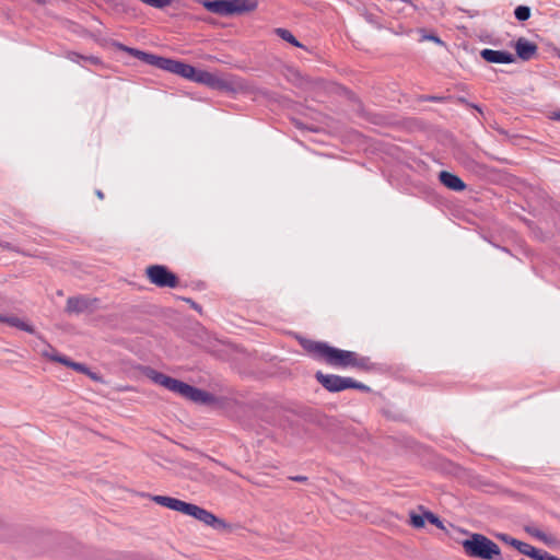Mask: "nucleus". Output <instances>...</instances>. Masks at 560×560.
I'll return each instance as SVG.
<instances>
[{
  "mask_svg": "<svg viewBox=\"0 0 560 560\" xmlns=\"http://www.w3.org/2000/svg\"><path fill=\"white\" fill-rule=\"evenodd\" d=\"M153 501L162 506L168 508L173 511L182 512L183 514L186 511L188 505L187 502L182 501L176 498L165 497V495H154Z\"/></svg>",
  "mask_w": 560,
  "mask_h": 560,
  "instance_id": "ddd939ff",
  "label": "nucleus"
},
{
  "mask_svg": "<svg viewBox=\"0 0 560 560\" xmlns=\"http://www.w3.org/2000/svg\"><path fill=\"white\" fill-rule=\"evenodd\" d=\"M44 355L49 359L51 355H60L55 349L51 348V352H44Z\"/></svg>",
  "mask_w": 560,
  "mask_h": 560,
  "instance_id": "c756f323",
  "label": "nucleus"
},
{
  "mask_svg": "<svg viewBox=\"0 0 560 560\" xmlns=\"http://www.w3.org/2000/svg\"><path fill=\"white\" fill-rule=\"evenodd\" d=\"M551 117H552V119H555V120H560V112H555V113H552V116H551Z\"/></svg>",
  "mask_w": 560,
  "mask_h": 560,
  "instance_id": "72a5a7b5",
  "label": "nucleus"
},
{
  "mask_svg": "<svg viewBox=\"0 0 560 560\" xmlns=\"http://www.w3.org/2000/svg\"><path fill=\"white\" fill-rule=\"evenodd\" d=\"M515 18L521 21H527L530 18V9L526 5H518L514 11Z\"/></svg>",
  "mask_w": 560,
  "mask_h": 560,
  "instance_id": "aec40b11",
  "label": "nucleus"
},
{
  "mask_svg": "<svg viewBox=\"0 0 560 560\" xmlns=\"http://www.w3.org/2000/svg\"><path fill=\"white\" fill-rule=\"evenodd\" d=\"M49 360L54 362H59L68 368H71L78 372H81L83 374L89 373V368L82 363L71 361L69 358L65 355H51L49 357Z\"/></svg>",
  "mask_w": 560,
  "mask_h": 560,
  "instance_id": "f3484780",
  "label": "nucleus"
},
{
  "mask_svg": "<svg viewBox=\"0 0 560 560\" xmlns=\"http://www.w3.org/2000/svg\"><path fill=\"white\" fill-rule=\"evenodd\" d=\"M195 82L226 93L236 92L242 88V84L231 75H218L217 73L200 69H198Z\"/></svg>",
  "mask_w": 560,
  "mask_h": 560,
  "instance_id": "423d86ee",
  "label": "nucleus"
},
{
  "mask_svg": "<svg viewBox=\"0 0 560 560\" xmlns=\"http://www.w3.org/2000/svg\"><path fill=\"white\" fill-rule=\"evenodd\" d=\"M441 183L451 190L462 191L466 188L465 183L455 174L442 171L439 175Z\"/></svg>",
  "mask_w": 560,
  "mask_h": 560,
  "instance_id": "4468645a",
  "label": "nucleus"
},
{
  "mask_svg": "<svg viewBox=\"0 0 560 560\" xmlns=\"http://www.w3.org/2000/svg\"><path fill=\"white\" fill-rule=\"evenodd\" d=\"M96 299L86 296H72L67 300L66 312L70 314H80L85 311H93L97 304Z\"/></svg>",
  "mask_w": 560,
  "mask_h": 560,
  "instance_id": "1a4fd4ad",
  "label": "nucleus"
},
{
  "mask_svg": "<svg viewBox=\"0 0 560 560\" xmlns=\"http://www.w3.org/2000/svg\"><path fill=\"white\" fill-rule=\"evenodd\" d=\"M0 323H5L11 327H15L20 330L34 334L35 329L34 327L28 324L27 322L16 317V316H4L0 314Z\"/></svg>",
  "mask_w": 560,
  "mask_h": 560,
  "instance_id": "dca6fc26",
  "label": "nucleus"
},
{
  "mask_svg": "<svg viewBox=\"0 0 560 560\" xmlns=\"http://www.w3.org/2000/svg\"><path fill=\"white\" fill-rule=\"evenodd\" d=\"M536 560H560V558H557L545 550H540Z\"/></svg>",
  "mask_w": 560,
  "mask_h": 560,
  "instance_id": "b1692460",
  "label": "nucleus"
},
{
  "mask_svg": "<svg viewBox=\"0 0 560 560\" xmlns=\"http://www.w3.org/2000/svg\"><path fill=\"white\" fill-rule=\"evenodd\" d=\"M499 538H500L502 541H504V542H506V544H509V545H510V540H511L513 537H511L510 535H506V534H501V535H499Z\"/></svg>",
  "mask_w": 560,
  "mask_h": 560,
  "instance_id": "c85d7f7f",
  "label": "nucleus"
},
{
  "mask_svg": "<svg viewBox=\"0 0 560 560\" xmlns=\"http://www.w3.org/2000/svg\"><path fill=\"white\" fill-rule=\"evenodd\" d=\"M316 381L328 392L338 393L348 388L359 389L369 393L371 388L351 377H343L336 374H324L320 371L315 373Z\"/></svg>",
  "mask_w": 560,
  "mask_h": 560,
  "instance_id": "39448f33",
  "label": "nucleus"
},
{
  "mask_svg": "<svg viewBox=\"0 0 560 560\" xmlns=\"http://www.w3.org/2000/svg\"><path fill=\"white\" fill-rule=\"evenodd\" d=\"M425 516L417 514V513H410V524L416 528H421L424 526Z\"/></svg>",
  "mask_w": 560,
  "mask_h": 560,
  "instance_id": "412c9836",
  "label": "nucleus"
},
{
  "mask_svg": "<svg viewBox=\"0 0 560 560\" xmlns=\"http://www.w3.org/2000/svg\"><path fill=\"white\" fill-rule=\"evenodd\" d=\"M67 58L72 62L80 63V60H83L84 56L74 51H70L68 52Z\"/></svg>",
  "mask_w": 560,
  "mask_h": 560,
  "instance_id": "393cba45",
  "label": "nucleus"
},
{
  "mask_svg": "<svg viewBox=\"0 0 560 560\" xmlns=\"http://www.w3.org/2000/svg\"><path fill=\"white\" fill-rule=\"evenodd\" d=\"M465 553L472 558L492 560L500 556L499 546L481 534H474L463 541Z\"/></svg>",
  "mask_w": 560,
  "mask_h": 560,
  "instance_id": "20e7f679",
  "label": "nucleus"
},
{
  "mask_svg": "<svg viewBox=\"0 0 560 560\" xmlns=\"http://www.w3.org/2000/svg\"><path fill=\"white\" fill-rule=\"evenodd\" d=\"M303 349L315 360L336 369H357L371 371L374 364L369 357H362L354 351L342 350L329 346L327 342L304 339L301 342Z\"/></svg>",
  "mask_w": 560,
  "mask_h": 560,
  "instance_id": "f257e3e1",
  "label": "nucleus"
},
{
  "mask_svg": "<svg viewBox=\"0 0 560 560\" xmlns=\"http://www.w3.org/2000/svg\"><path fill=\"white\" fill-rule=\"evenodd\" d=\"M95 194H96V196H97V198H98V199H101V200H103V199H104V194H103V191H102V190L97 189V190L95 191Z\"/></svg>",
  "mask_w": 560,
  "mask_h": 560,
  "instance_id": "473e14b6",
  "label": "nucleus"
},
{
  "mask_svg": "<svg viewBox=\"0 0 560 560\" xmlns=\"http://www.w3.org/2000/svg\"><path fill=\"white\" fill-rule=\"evenodd\" d=\"M480 56L490 63H512L515 61L513 54L504 50L482 49Z\"/></svg>",
  "mask_w": 560,
  "mask_h": 560,
  "instance_id": "9d476101",
  "label": "nucleus"
},
{
  "mask_svg": "<svg viewBox=\"0 0 560 560\" xmlns=\"http://www.w3.org/2000/svg\"><path fill=\"white\" fill-rule=\"evenodd\" d=\"M520 541H521V540H518V539H516V538H512V539L510 540V545L516 549L517 542H520Z\"/></svg>",
  "mask_w": 560,
  "mask_h": 560,
  "instance_id": "2f4dec72",
  "label": "nucleus"
},
{
  "mask_svg": "<svg viewBox=\"0 0 560 560\" xmlns=\"http://www.w3.org/2000/svg\"><path fill=\"white\" fill-rule=\"evenodd\" d=\"M516 55L522 60H530L537 52V45L524 37H520L515 43Z\"/></svg>",
  "mask_w": 560,
  "mask_h": 560,
  "instance_id": "9b49d317",
  "label": "nucleus"
},
{
  "mask_svg": "<svg viewBox=\"0 0 560 560\" xmlns=\"http://www.w3.org/2000/svg\"><path fill=\"white\" fill-rule=\"evenodd\" d=\"M516 550L522 555H525L534 560H536L538 553L540 552V549H537L534 546L524 541L517 542Z\"/></svg>",
  "mask_w": 560,
  "mask_h": 560,
  "instance_id": "a211bd4d",
  "label": "nucleus"
},
{
  "mask_svg": "<svg viewBox=\"0 0 560 560\" xmlns=\"http://www.w3.org/2000/svg\"><path fill=\"white\" fill-rule=\"evenodd\" d=\"M291 480L298 481V482H304L307 480V477L305 476H292L290 477Z\"/></svg>",
  "mask_w": 560,
  "mask_h": 560,
  "instance_id": "cd10ccee",
  "label": "nucleus"
},
{
  "mask_svg": "<svg viewBox=\"0 0 560 560\" xmlns=\"http://www.w3.org/2000/svg\"><path fill=\"white\" fill-rule=\"evenodd\" d=\"M526 532L544 542H548V536L536 527H527Z\"/></svg>",
  "mask_w": 560,
  "mask_h": 560,
  "instance_id": "4be33fe9",
  "label": "nucleus"
},
{
  "mask_svg": "<svg viewBox=\"0 0 560 560\" xmlns=\"http://www.w3.org/2000/svg\"><path fill=\"white\" fill-rule=\"evenodd\" d=\"M145 275L149 281L159 288H176L179 284L178 277L163 265L149 266Z\"/></svg>",
  "mask_w": 560,
  "mask_h": 560,
  "instance_id": "0eeeda50",
  "label": "nucleus"
},
{
  "mask_svg": "<svg viewBox=\"0 0 560 560\" xmlns=\"http://www.w3.org/2000/svg\"><path fill=\"white\" fill-rule=\"evenodd\" d=\"M114 46L130 56L143 61L147 65L158 69L177 74L184 79L195 82L198 69L179 60L161 57L154 54L145 52L136 48L128 47L121 43H115Z\"/></svg>",
  "mask_w": 560,
  "mask_h": 560,
  "instance_id": "f03ea898",
  "label": "nucleus"
},
{
  "mask_svg": "<svg viewBox=\"0 0 560 560\" xmlns=\"http://www.w3.org/2000/svg\"><path fill=\"white\" fill-rule=\"evenodd\" d=\"M431 38H432L434 42H436V43H441V39H440L439 37H436V36H432Z\"/></svg>",
  "mask_w": 560,
  "mask_h": 560,
  "instance_id": "c9c22d12",
  "label": "nucleus"
},
{
  "mask_svg": "<svg viewBox=\"0 0 560 560\" xmlns=\"http://www.w3.org/2000/svg\"><path fill=\"white\" fill-rule=\"evenodd\" d=\"M208 11L222 15L229 16L230 12V0H202L200 2Z\"/></svg>",
  "mask_w": 560,
  "mask_h": 560,
  "instance_id": "f8f14e48",
  "label": "nucleus"
},
{
  "mask_svg": "<svg viewBox=\"0 0 560 560\" xmlns=\"http://www.w3.org/2000/svg\"><path fill=\"white\" fill-rule=\"evenodd\" d=\"M183 300L185 302H187L191 308L196 310L197 312L201 313V306L196 303L194 300H191L190 298H183Z\"/></svg>",
  "mask_w": 560,
  "mask_h": 560,
  "instance_id": "bb28decb",
  "label": "nucleus"
},
{
  "mask_svg": "<svg viewBox=\"0 0 560 560\" xmlns=\"http://www.w3.org/2000/svg\"><path fill=\"white\" fill-rule=\"evenodd\" d=\"M275 33L283 40L290 43L295 47H303V45L294 37V35L287 28L278 27Z\"/></svg>",
  "mask_w": 560,
  "mask_h": 560,
  "instance_id": "6ab92c4d",
  "label": "nucleus"
},
{
  "mask_svg": "<svg viewBox=\"0 0 560 560\" xmlns=\"http://www.w3.org/2000/svg\"><path fill=\"white\" fill-rule=\"evenodd\" d=\"M424 516H425L427 521H429L431 524L435 525L439 528H444L441 520L432 512H425Z\"/></svg>",
  "mask_w": 560,
  "mask_h": 560,
  "instance_id": "5701e85b",
  "label": "nucleus"
},
{
  "mask_svg": "<svg viewBox=\"0 0 560 560\" xmlns=\"http://www.w3.org/2000/svg\"><path fill=\"white\" fill-rule=\"evenodd\" d=\"M428 101H432V102H438L440 101L441 98L440 97H436V96H430L427 98Z\"/></svg>",
  "mask_w": 560,
  "mask_h": 560,
  "instance_id": "f704fd0d",
  "label": "nucleus"
},
{
  "mask_svg": "<svg viewBox=\"0 0 560 560\" xmlns=\"http://www.w3.org/2000/svg\"><path fill=\"white\" fill-rule=\"evenodd\" d=\"M147 376L155 384L165 387L172 393H175L190 401L209 405L214 401L213 395L210 393L194 387L187 383H184L179 380L173 378L164 373L158 372L153 369H150L147 372Z\"/></svg>",
  "mask_w": 560,
  "mask_h": 560,
  "instance_id": "7ed1b4c3",
  "label": "nucleus"
},
{
  "mask_svg": "<svg viewBox=\"0 0 560 560\" xmlns=\"http://www.w3.org/2000/svg\"><path fill=\"white\" fill-rule=\"evenodd\" d=\"M86 375H89L92 380H95V381H100L101 378L93 372H91L89 370V373H85Z\"/></svg>",
  "mask_w": 560,
  "mask_h": 560,
  "instance_id": "7c9ffc66",
  "label": "nucleus"
},
{
  "mask_svg": "<svg viewBox=\"0 0 560 560\" xmlns=\"http://www.w3.org/2000/svg\"><path fill=\"white\" fill-rule=\"evenodd\" d=\"M258 5L257 0H230L231 15L254 11Z\"/></svg>",
  "mask_w": 560,
  "mask_h": 560,
  "instance_id": "2eb2a0df",
  "label": "nucleus"
},
{
  "mask_svg": "<svg viewBox=\"0 0 560 560\" xmlns=\"http://www.w3.org/2000/svg\"><path fill=\"white\" fill-rule=\"evenodd\" d=\"M84 61H88L90 62L91 65H94V66H100L102 65V60L96 57V56H84Z\"/></svg>",
  "mask_w": 560,
  "mask_h": 560,
  "instance_id": "a878e982",
  "label": "nucleus"
},
{
  "mask_svg": "<svg viewBox=\"0 0 560 560\" xmlns=\"http://www.w3.org/2000/svg\"><path fill=\"white\" fill-rule=\"evenodd\" d=\"M184 514L192 516L201 523L214 528L224 525L223 521L218 518L213 513L192 503H188Z\"/></svg>",
  "mask_w": 560,
  "mask_h": 560,
  "instance_id": "6e6552de",
  "label": "nucleus"
}]
</instances>
